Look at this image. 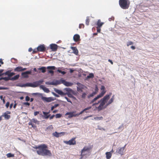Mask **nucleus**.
<instances>
[{"instance_id": "f257e3e1", "label": "nucleus", "mask_w": 159, "mask_h": 159, "mask_svg": "<svg viewBox=\"0 0 159 159\" xmlns=\"http://www.w3.org/2000/svg\"><path fill=\"white\" fill-rule=\"evenodd\" d=\"M45 84L47 85H55L62 84L66 86H71L73 84V83L67 82L62 79L60 80H54L52 82H46Z\"/></svg>"}, {"instance_id": "f03ea898", "label": "nucleus", "mask_w": 159, "mask_h": 159, "mask_svg": "<svg viewBox=\"0 0 159 159\" xmlns=\"http://www.w3.org/2000/svg\"><path fill=\"white\" fill-rule=\"evenodd\" d=\"M47 148V146L45 144H41L40 150H37V152L40 155L51 156L52 155V153L49 150L46 149Z\"/></svg>"}, {"instance_id": "7ed1b4c3", "label": "nucleus", "mask_w": 159, "mask_h": 159, "mask_svg": "<svg viewBox=\"0 0 159 159\" xmlns=\"http://www.w3.org/2000/svg\"><path fill=\"white\" fill-rule=\"evenodd\" d=\"M130 4L129 0H119V4L121 8L123 9H128Z\"/></svg>"}, {"instance_id": "20e7f679", "label": "nucleus", "mask_w": 159, "mask_h": 159, "mask_svg": "<svg viewBox=\"0 0 159 159\" xmlns=\"http://www.w3.org/2000/svg\"><path fill=\"white\" fill-rule=\"evenodd\" d=\"M107 100H102V102H101L99 105L98 107V108L99 110H100L103 108L107 106L111 103L113 102V100H110L108 103L106 105L105 103L107 102Z\"/></svg>"}, {"instance_id": "39448f33", "label": "nucleus", "mask_w": 159, "mask_h": 159, "mask_svg": "<svg viewBox=\"0 0 159 159\" xmlns=\"http://www.w3.org/2000/svg\"><path fill=\"white\" fill-rule=\"evenodd\" d=\"M55 92L58 93L59 94H60L62 96H64L66 95V94H67V95L70 98H73V99H76V98L74 97L72 94H71L70 93H65L64 92H63L61 90H59L58 89H55Z\"/></svg>"}, {"instance_id": "423d86ee", "label": "nucleus", "mask_w": 159, "mask_h": 159, "mask_svg": "<svg viewBox=\"0 0 159 159\" xmlns=\"http://www.w3.org/2000/svg\"><path fill=\"white\" fill-rule=\"evenodd\" d=\"M125 144L123 147H119L116 149V152L117 153L119 154L121 156H122L124 154V152L125 151V148L126 146Z\"/></svg>"}, {"instance_id": "0eeeda50", "label": "nucleus", "mask_w": 159, "mask_h": 159, "mask_svg": "<svg viewBox=\"0 0 159 159\" xmlns=\"http://www.w3.org/2000/svg\"><path fill=\"white\" fill-rule=\"evenodd\" d=\"M33 95L34 96H36L38 97L37 98L38 99H52V98H47L46 97H43L42 96V94L38 93H34L33 94Z\"/></svg>"}, {"instance_id": "6e6552de", "label": "nucleus", "mask_w": 159, "mask_h": 159, "mask_svg": "<svg viewBox=\"0 0 159 159\" xmlns=\"http://www.w3.org/2000/svg\"><path fill=\"white\" fill-rule=\"evenodd\" d=\"M47 69H48V73L50 74L52 76H53L54 75V71L53 70L55 69L56 67L53 66H48L47 67Z\"/></svg>"}, {"instance_id": "1a4fd4ad", "label": "nucleus", "mask_w": 159, "mask_h": 159, "mask_svg": "<svg viewBox=\"0 0 159 159\" xmlns=\"http://www.w3.org/2000/svg\"><path fill=\"white\" fill-rule=\"evenodd\" d=\"M76 111H73L70 112H67L66 114V116L68 115V118H69L72 117H75L78 116V115L76 114Z\"/></svg>"}, {"instance_id": "9d476101", "label": "nucleus", "mask_w": 159, "mask_h": 159, "mask_svg": "<svg viewBox=\"0 0 159 159\" xmlns=\"http://www.w3.org/2000/svg\"><path fill=\"white\" fill-rule=\"evenodd\" d=\"M105 87L103 86H102L101 87V89L102 91L101 93L98 95L97 97L94 98L93 99H98L102 97L103 96L105 93V91H104Z\"/></svg>"}, {"instance_id": "9b49d317", "label": "nucleus", "mask_w": 159, "mask_h": 159, "mask_svg": "<svg viewBox=\"0 0 159 159\" xmlns=\"http://www.w3.org/2000/svg\"><path fill=\"white\" fill-rule=\"evenodd\" d=\"M77 84L78 86L77 87V91L82 92V89L84 88V86L79 83H77Z\"/></svg>"}, {"instance_id": "f8f14e48", "label": "nucleus", "mask_w": 159, "mask_h": 159, "mask_svg": "<svg viewBox=\"0 0 159 159\" xmlns=\"http://www.w3.org/2000/svg\"><path fill=\"white\" fill-rule=\"evenodd\" d=\"M64 143L69 145H75L76 144V142L74 139H72L68 141H64Z\"/></svg>"}, {"instance_id": "ddd939ff", "label": "nucleus", "mask_w": 159, "mask_h": 159, "mask_svg": "<svg viewBox=\"0 0 159 159\" xmlns=\"http://www.w3.org/2000/svg\"><path fill=\"white\" fill-rule=\"evenodd\" d=\"M37 49L38 52H43L45 51L46 50V48L45 47L44 45H40L37 48Z\"/></svg>"}, {"instance_id": "4468645a", "label": "nucleus", "mask_w": 159, "mask_h": 159, "mask_svg": "<svg viewBox=\"0 0 159 159\" xmlns=\"http://www.w3.org/2000/svg\"><path fill=\"white\" fill-rule=\"evenodd\" d=\"M65 133L64 132H61L60 133H57V132H55L52 133V135L54 136L57 138L59 137L61 135H64L65 134Z\"/></svg>"}, {"instance_id": "2eb2a0df", "label": "nucleus", "mask_w": 159, "mask_h": 159, "mask_svg": "<svg viewBox=\"0 0 159 159\" xmlns=\"http://www.w3.org/2000/svg\"><path fill=\"white\" fill-rule=\"evenodd\" d=\"M26 69L27 68H23L21 66H18L15 68L14 70L15 72H20L26 70Z\"/></svg>"}, {"instance_id": "dca6fc26", "label": "nucleus", "mask_w": 159, "mask_h": 159, "mask_svg": "<svg viewBox=\"0 0 159 159\" xmlns=\"http://www.w3.org/2000/svg\"><path fill=\"white\" fill-rule=\"evenodd\" d=\"M31 73V72L30 71H26L24 72H22L21 73L23 77L24 78H27L28 77V74H30Z\"/></svg>"}, {"instance_id": "f3484780", "label": "nucleus", "mask_w": 159, "mask_h": 159, "mask_svg": "<svg viewBox=\"0 0 159 159\" xmlns=\"http://www.w3.org/2000/svg\"><path fill=\"white\" fill-rule=\"evenodd\" d=\"M50 47L52 51H56L57 49V45L56 44H52L50 45Z\"/></svg>"}, {"instance_id": "a211bd4d", "label": "nucleus", "mask_w": 159, "mask_h": 159, "mask_svg": "<svg viewBox=\"0 0 159 159\" xmlns=\"http://www.w3.org/2000/svg\"><path fill=\"white\" fill-rule=\"evenodd\" d=\"M104 24L103 22H101L100 20H98L96 24V27L101 28Z\"/></svg>"}, {"instance_id": "6ab92c4d", "label": "nucleus", "mask_w": 159, "mask_h": 159, "mask_svg": "<svg viewBox=\"0 0 159 159\" xmlns=\"http://www.w3.org/2000/svg\"><path fill=\"white\" fill-rule=\"evenodd\" d=\"M71 49L73 51V53L75 54L76 55H77L78 54V51L76 47H71Z\"/></svg>"}, {"instance_id": "aec40b11", "label": "nucleus", "mask_w": 159, "mask_h": 159, "mask_svg": "<svg viewBox=\"0 0 159 159\" xmlns=\"http://www.w3.org/2000/svg\"><path fill=\"white\" fill-rule=\"evenodd\" d=\"M73 39L75 41L77 42L80 40V36L78 34H75L73 36Z\"/></svg>"}, {"instance_id": "412c9836", "label": "nucleus", "mask_w": 159, "mask_h": 159, "mask_svg": "<svg viewBox=\"0 0 159 159\" xmlns=\"http://www.w3.org/2000/svg\"><path fill=\"white\" fill-rule=\"evenodd\" d=\"M46 68H47L45 67L42 66L38 68V70H40L42 73H44L46 71Z\"/></svg>"}, {"instance_id": "4be33fe9", "label": "nucleus", "mask_w": 159, "mask_h": 159, "mask_svg": "<svg viewBox=\"0 0 159 159\" xmlns=\"http://www.w3.org/2000/svg\"><path fill=\"white\" fill-rule=\"evenodd\" d=\"M90 149V148L87 147H85L82 150L81 152L84 153L85 154V152H88Z\"/></svg>"}, {"instance_id": "5701e85b", "label": "nucleus", "mask_w": 159, "mask_h": 159, "mask_svg": "<svg viewBox=\"0 0 159 159\" xmlns=\"http://www.w3.org/2000/svg\"><path fill=\"white\" fill-rule=\"evenodd\" d=\"M106 158L107 159H110L111 156V154L110 152H106Z\"/></svg>"}, {"instance_id": "b1692460", "label": "nucleus", "mask_w": 159, "mask_h": 159, "mask_svg": "<svg viewBox=\"0 0 159 159\" xmlns=\"http://www.w3.org/2000/svg\"><path fill=\"white\" fill-rule=\"evenodd\" d=\"M40 87L45 92L48 93L49 92V89L46 87H45L43 85H41Z\"/></svg>"}, {"instance_id": "393cba45", "label": "nucleus", "mask_w": 159, "mask_h": 159, "mask_svg": "<svg viewBox=\"0 0 159 159\" xmlns=\"http://www.w3.org/2000/svg\"><path fill=\"white\" fill-rule=\"evenodd\" d=\"M43 114H44V117L46 118L47 119L49 117L50 115H48L49 113L48 112H46L44 111L43 112Z\"/></svg>"}, {"instance_id": "a878e982", "label": "nucleus", "mask_w": 159, "mask_h": 159, "mask_svg": "<svg viewBox=\"0 0 159 159\" xmlns=\"http://www.w3.org/2000/svg\"><path fill=\"white\" fill-rule=\"evenodd\" d=\"M111 94V93H110L109 94L106 95L102 99H109Z\"/></svg>"}, {"instance_id": "bb28decb", "label": "nucleus", "mask_w": 159, "mask_h": 159, "mask_svg": "<svg viewBox=\"0 0 159 159\" xmlns=\"http://www.w3.org/2000/svg\"><path fill=\"white\" fill-rule=\"evenodd\" d=\"M2 116H4L5 117V118L6 119H9L10 117V116L9 115H8L7 113H4V114L2 115Z\"/></svg>"}, {"instance_id": "cd10ccee", "label": "nucleus", "mask_w": 159, "mask_h": 159, "mask_svg": "<svg viewBox=\"0 0 159 159\" xmlns=\"http://www.w3.org/2000/svg\"><path fill=\"white\" fill-rule=\"evenodd\" d=\"M53 129V127L52 125H50L46 129V131L47 130H51Z\"/></svg>"}, {"instance_id": "c85d7f7f", "label": "nucleus", "mask_w": 159, "mask_h": 159, "mask_svg": "<svg viewBox=\"0 0 159 159\" xmlns=\"http://www.w3.org/2000/svg\"><path fill=\"white\" fill-rule=\"evenodd\" d=\"M96 94V92H93L91 94L88 95L87 98H90L91 97H93Z\"/></svg>"}, {"instance_id": "c756f323", "label": "nucleus", "mask_w": 159, "mask_h": 159, "mask_svg": "<svg viewBox=\"0 0 159 159\" xmlns=\"http://www.w3.org/2000/svg\"><path fill=\"white\" fill-rule=\"evenodd\" d=\"M7 157L8 158L12 157H14V155L11 153H8L6 155Z\"/></svg>"}, {"instance_id": "7c9ffc66", "label": "nucleus", "mask_w": 159, "mask_h": 159, "mask_svg": "<svg viewBox=\"0 0 159 159\" xmlns=\"http://www.w3.org/2000/svg\"><path fill=\"white\" fill-rule=\"evenodd\" d=\"M19 76L20 75H17L13 77L12 78V79L13 80H16L18 79Z\"/></svg>"}, {"instance_id": "2f4dec72", "label": "nucleus", "mask_w": 159, "mask_h": 159, "mask_svg": "<svg viewBox=\"0 0 159 159\" xmlns=\"http://www.w3.org/2000/svg\"><path fill=\"white\" fill-rule=\"evenodd\" d=\"M90 21V19L89 17H87L86 20V24L87 25H89V23Z\"/></svg>"}, {"instance_id": "473e14b6", "label": "nucleus", "mask_w": 159, "mask_h": 159, "mask_svg": "<svg viewBox=\"0 0 159 159\" xmlns=\"http://www.w3.org/2000/svg\"><path fill=\"white\" fill-rule=\"evenodd\" d=\"M4 80L5 81H8L10 80V78L8 77H2L0 78V80Z\"/></svg>"}, {"instance_id": "72a5a7b5", "label": "nucleus", "mask_w": 159, "mask_h": 159, "mask_svg": "<svg viewBox=\"0 0 159 159\" xmlns=\"http://www.w3.org/2000/svg\"><path fill=\"white\" fill-rule=\"evenodd\" d=\"M98 129L100 130H103L104 131H105L106 130L105 129L103 128H102L99 126H98Z\"/></svg>"}, {"instance_id": "f704fd0d", "label": "nucleus", "mask_w": 159, "mask_h": 159, "mask_svg": "<svg viewBox=\"0 0 159 159\" xmlns=\"http://www.w3.org/2000/svg\"><path fill=\"white\" fill-rule=\"evenodd\" d=\"M87 96V93H82L81 95V97L83 99L85 98L86 96Z\"/></svg>"}, {"instance_id": "c9c22d12", "label": "nucleus", "mask_w": 159, "mask_h": 159, "mask_svg": "<svg viewBox=\"0 0 159 159\" xmlns=\"http://www.w3.org/2000/svg\"><path fill=\"white\" fill-rule=\"evenodd\" d=\"M59 106V104H56L54 105V106H52L51 108V110H53L54 109L57 107H58Z\"/></svg>"}, {"instance_id": "e433bc0d", "label": "nucleus", "mask_w": 159, "mask_h": 159, "mask_svg": "<svg viewBox=\"0 0 159 159\" xmlns=\"http://www.w3.org/2000/svg\"><path fill=\"white\" fill-rule=\"evenodd\" d=\"M133 44V43L132 41H129L127 43V46H129V45H132Z\"/></svg>"}, {"instance_id": "4c0bfd02", "label": "nucleus", "mask_w": 159, "mask_h": 159, "mask_svg": "<svg viewBox=\"0 0 159 159\" xmlns=\"http://www.w3.org/2000/svg\"><path fill=\"white\" fill-rule=\"evenodd\" d=\"M57 71L60 73H61L63 74V75H64L66 73V72H65L64 71H62L61 70H57Z\"/></svg>"}, {"instance_id": "58836bf2", "label": "nucleus", "mask_w": 159, "mask_h": 159, "mask_svg": "<svg viewBox=\"0 0 159 159\" xmlns=\"http://www.w3.org/2000/svg\"><path fill=\"white\" fill-rule=\"evenodd\" d=\"M94 75L93 73H91L89 74V75L87 77L88 78H92L93 77Z\"/></svg>"}, {"instance_id": "ea45409f", "label": "nucleus", "mask_w": 159, "mask_h": 159, "mask_svg": "<svg viewBox=\"0 0 159 159\" xmlns=\"http://www.w3.org/2000/svg\"><path fill=\"white\" fill-rule=\"evenodd\" d=\"M41 147V145H40L38 146L34 147H33V148H35L36 149H39V150H40Z\"/></svg>"}, {"instance_id": "a19ab883", "label": "nucleus", "mask_w": 159, "mask_h": 159, "mask_svg": "<svg viewBox=\"0 0 159 159\" xmlns=\"http://www.w3.org/2000/svg\"><path fill=\"white\" fill-rule=\"evenodd\" d=\"M32 121L35 123H39V122L36 119H33L32 120Z\"/></svg>"}, {"instance_id": "79ce46f5", "label": "nucleus", "mask_w": 159, "mask_h": 159, "mask_svg": "<svg viewBox=\"0 0 159 159\" xmlns=\"http://www.w3.org/2000/svg\"><path fill=\"white\" fill-rule=\"evenodd\" d=\"M84 25L83 24H80L79 25V28L80 29L84 28Z\"/></svg>"}, {"instance_id": "37998d69", "label": "nucleus", "mask_w": 159, "mask_h": 159, "mask_svg": "<svg viewBox=\"0 0 159 159\" xmlns=\"http://www.w3.org/2000/svg\"><path fill=\"white\" fill-rule=\"evenodd\" d=\"M103 119V118L102 116L97 117L96 118V120H102Z\"/></svg>"}, {"instance_id": "c03bdc74", "label": "nucleus", "mask_w": 159, "mask_h": 159, "mask_svg": "<svg viewBox=\"0 0 159 159\" xmlns=\"http://www.w3.org/2000/svg\"><path fill=\"white\" fill-rule=\"evenodd\" d=\"M56 118H59L61 117V115L60 114H57L55 115Z\"/></svg>"}, {"instance_id": "a18cd8bd", "label": "nucleus", "mask_w": 159, "mask_h": 159, "mask_svg": "<svg viewBox=\"0 0 159 159\" xmlns=\"http://www.w3.org/2000/svg\"><path fill=\"white\" fill-rule=\"evenodd\" d=\"M38 51L37 49H34L32 52L33 54H34L37 53V52Z\"/></svg>"}, {"instance_id": "49530a36", "label": "nucleus", "mask_w": 159, "mask_h": 159, "mask_svg": "<svg viewBox=\"0 0 159 159\" xmlns=\"http://www.w3.org/2000/svg\"><path fill=\"white\" fill-rule=\"evenodd\" d=\"M34 84L35 85L34 86L36 87L39 84V82L38 81L34 83Z\"/></svg>"}, {"instance_id": "de8ad7c7", "label": "nucleus", "mask_w": 159, "mask_h": 159, "mask_svg": "<svg viewBox=\"0 0 159 159\" xmlns=\"http://www.w3.org/2000/svg\"><path fill=\"white\" fill-rule=\"evenodd\" d=\"M26 95V94H24L22 96H20L19 97V98L20 99H23L25 97V96Z\"/></svg>"}, {"instance_id": "09e8293b", "label": "nucleus", "mask_w": 159, "mask_h": 159, "mask_svg": "<svg viewBox=\"0 0 159 159\" xmlns=\"http://www.w3.org/2000/svg\"><path fill=\"white\" fill-rule=\"evenodd\" d=\"M25 99H34L33 98H31L30 99V97L28 96H26V95L25 96Z\"/></svg>"}, {"instance_id": "8fccbe9b", "label": "nucleus", "mask_w": 159, "mask_h": 159, "mask_svg": "<svg viewBox=\"0 0 159 159\" xmlns=\"http://www.w3.org/2000/svg\"><path fill=\"white\" fill-rule=\"evenodd\" d=\"M10 72L9 71H6L5 73V74L6 75H8L9 76L10 75Z\"/></svg>"}, {"instance_id": "3c124183", "label": "nucleus", "mask_w": 159, "mask_h": 159, "mask_svg": "<svg viewBox=\"0 0 159 159\" xmlns=\"http://www.w3.org/2000/svg\"><path fill=\"white\" fill-rule=\"evenodd\" d=\"M100 28H101L96 27L97 32H98V33H100V31H101Z\"/></svg>"}, {"instance_id": "603ef678", "label": "nucleus", "mask_w": 159, "mask_h": 159, "mask_svg": "<svg viewBox=\"0 0 159 159\" xmlns=\"http://www.w3.org/2000/svg\"><path fill=\"white\" fill-rule=\"evenodd\" d=\"M23 105L26 106H29L30 105V103L28 102H23Z\"/></svg>"}, {"instance_id": "864d4df0", "label": "nucleus", "mask_w": 159, "mask_h": 159, "mask_svg": "<svg viewBox=\"0 0 159 159\" xmlns=\"http://www.w3.org/2000/svg\"><path fill=\"white\" fill-rule=\"evenodd\" d=\"M29 125H32V127H33V128H34V127H35V126L34 125H33V124H32V123H31V122H29Z\"/></svg>"}, {"instance_id": "5fc2aeb1", "label": "nucleus", "mask_w": 159, "mask_h": 159, "mask_svg": "<svg viewBox=\"0 0 159 159\" xmlns=\"http://www.w3.org/2000/svg\"><path fill=\"white\" fill-rule=\"evenodd\" d=\"M86 154H84L81 152V157L80 158V159H82L83 158V157Z\"/></svg>"}, {"instance_id": "6e6d98bb", "label": "nucleus", "mask_w": 159, "mask_h": 159, "mask_svg": "<svg viewBox=\"0 0 159 159\" xmlns=\"http://www.w3.org/2000/svg\"><path fill=\"white\" fill-rule=\"evenodd\" d=\"M9 102H7V103H6V107L7 108H8V107L9 106Z\"/></svg>"}, {"instance_id": "4d7b16f0", "label": "nucleus", "mask_w": 159, "mask_h": 159, "mask_svg": "<svg viewBox=\"0 0 159 159\" xmlns=\"http://www.w3.org/2000/svg\"><path fill=\"white\" fill-rule=\"evenodd\" d=\"M114 19V17H111L109 18V20L110 21H111V20H113Z\"/></svg>"}, {"instance_id": "13d9d810", "label": "nucleus", "mask_w": 159, "mask_h": 159, "mask_svg": "<svg viewBox=\"0 0 159 159\" xmlns=\"http://www.w3.org/2000/svg\"><path fill=\"white\" fill-rule=\"evenodd\" d=\"M98 91V89L97 87H96L95 89V91L94 92H96V94L97 93Z\"/></svg>"}, {"instance_id": "bf43d9fd", "label": "nucleus", "mask_w": 159, "mask_h": 159, "mask_svg": "<svg viewBox=\"0 0 159 159\" xmlns=\"http://www.w3.org/2000/svg\"><path fill=\"white\" fill-rule=\"evenodd\" d=\"M15 73H13V72H12V73H10V75L9 76V77H11V76L14 75H15Z\"/></svg>"}, {"instance_id": "052dcab7", "label": "nucleus", "mask_w": 159, "mask_h": 159, "mask_svg": "<svg viewBox=\"0 0 159 159\" xmlns=\"http://www.w3.org/2000/svg\"><path fill=\"white\" fill-rule=\"evenodd\" d=\"M39 113V111H35L34 112V116H36L37 114Z\"/></svg>"}, {"instance_id": "680f3d73", "label": "nucleus", "mask_w": 159, "mask_h": 159, "mask_svg": "<svg viewBox=\"0 0 159 159\" xmlns=\"http://www.w3.org/2000/svg\"><path fill=\"white\" fill-rule=\"evenodd\" d=\"M84 110H83V111H82L80 113H79V114H78V116L80 114H82L83 112L84 111Z\"/></svg>"}, {"instance_id": "e2e57ef3", "label": "nucleus", "mask_w": 159, "mask_h": 159, "mask_svg": "<svg viewBox=\"0 0 159 159\" xmlns=\"http://www.w3.org/2000/svg\"><path fill=\"white\" fill-rule=\"evenodd\" d=\"M131 48L133 50H134L135 49V47L134 46H131Z\"/></svg>"}, {"instance_id": "0e129e2a", "label": "nucleus", "mask_w": 159, "mask_h": 159, "mask_svg": "<svg viewBox=\"0 0 159 159\" xmlns=\"http://www.w3.org/2000/svg\"><path fill=\"white\" fill-rule=\"evenodd\" d=\"M108 61L109 62H110L112 64V65H113V62L110 59H109L108 60Z\"/></svg>"}, {"instance_id": "69168bd1", "label": "nucleus", "mask_w": 159, "mask_h": 159, "mask_svg": "<svg viewBox=\"0 0 159 159\" xmlns=\"http://www.w3.org/2000/svg\"><path fill=\"white\" fill-rule=\"evenodd\" d=\"M3 70L2 69H1L0 70V76L2 75V73L3 72Z\"/></svg>"}, {"instance_id": "338daca9", "label": "nucleus", "mask_w": 159, "mask_h": 159, "mask_svg": "<svg viewBox=\"0 0 159 159\" xmlns=\"http://www.w3.org/2000/svg\"><path fill=\"white\" fill-rule=\"evenodd\" d=\"M91 108V107H87V108H86L84 109V111H86V110H88V109H90Z\"/></svg>"}, {"instance_id": "774afa93", "label": "nucleus", "mask_w": 159, "mask_h": 159, "mask_svg": "<svg viewBox=\"0 0 159 159\" xmlns=\"http://www.w3.org/2000/svg\"><path fill=\"white\" fill-rule=\"evenodd\" d=\"M55 116V115H52V116H50L49 118V119L50 120H51Z\"/></svg>"}]
</instances>
